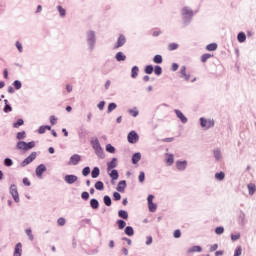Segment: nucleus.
Returning a JSON list of instances; mask_svg holds the SVG:
<instances>
[{
    "label": "nucleus",
    "instance_id": "f257e3e1",
    "mask_svg": "<svg viewBox=\"0 0 256 256\" xmlns=\"http://www.w3.org/2000/svg\"><path fill=\"white\" fill-rule=\"evenodd\" d=\"M35 147V142H24L20 141L17 143V149H20V151H29V149H33Z\"/></svg>",
    "mask_w": 256,
    "mask_h": 256
},
{
    "label": "nucleus",
    "instance_id": "f03ea898",
    "mask_svg": "<svg viewBox=\"0 0 256 256\" xmlns=\"http://www.w3.org/2000/svg\"><path fill=\"white\" fill-rule=\"evenodd\" d=\"M200 125L203 129H211V127H215V121L213 119L200 118Z\"/></svg>",
    "mask_w": 256,
    "mask_h": 256
},
{
    "label": "nucleus",
    "instance_id": "7ed1b4c3",
    "mask_svg": "<svg viewBox=\"0 0 256 256\" xmlns=\"http://www.w3.org/2000/svg\"><path fill=\"white\" fill-rule=\"evenodd\" d=\"M37 159V152H32L24 161L21 163L22 167H27L30 163H33Z\"/></svg>",
    "mask_w": 256,
    "mask_h": 256
},
{
    "label": "nucleus",
    "instance_id": "20e7f679",
    "mask_svg": "<svg viewBox=\"0 0 256 256\" xmlns=\"http://www.w3.org/2000/svg\"><path fill=\"white\" fill-rule=\"evenodd\" d=\"M153 199H155V196L150 194L148 196V209L151 213H155L157 211V204L153 203Z\"/></svg>",
    "mask_w": 256,
    "mask_h": 256
},
{
    "label": "nucleus",
    "instance_id": "39448f33",
    "mask_svg": "<svg viewBox=\"0 0 256 256\" xmlns=\"http://www.w3.org/2000/svg\"><path fill=\"white\" fill-rule=\"evenodd\" d=\"M237 221L240 227H245V225H247V219H245V212H243L242 210H240L238 214Z\"/></svg>",
    "mask_w": 256,
    "mask_h": 256
},
{
    "label": "nucleus",
    "instance_id": "423d86ee",
    "mask_svg": "<svg viewBox=\"0 0 256 256\" xmlns=\"http://www.w3.org/2000/svg\"><path fill=\"white\" fill-rule=\"evenodd\" d=\"M10 193H11L14 201H16V203H19V192L17 191V186L16 185H12L10 187Z\"/></svg>",
    "mask_w": 256,
    "mask_h": 256
},
{
    "label": "nucleus",
    "instance_id": "0eeeda50",
    "mask_svg": "<svg viewBox=\"0 0 256 256\" xmlns=\"http://www.w3.org/2000/svg\"><path fill=\"white\" fill-rule=\"evenodd\" d=\"M137 141H139V135L137 134V132L131 131L128 134V142L129 143H137Z\"/></svg>",
    "mask_w": 256,
    "mask_h": 256
},
{
    "label": "nucleus",
    "instance_id": "6e6552de",
    "mask_svg": "<svg viewBox=\"0 0 256 256\" xmlns=\"http://www.w3.org/2000/svg\"><path fill=\"white\" fill-rule=\"evenodd\" d=\"M79 178L76 175H66L64 177V180L66 181V183H68V185H73V183H77V180Z\"/></svg>",
    "mask_w": 256,
    "mask_h": 256
},
{
    "label": "nucleus",
    "instance_id": "1a4fd4ad",
    "mask_svg": "<svg viewBox=\"0 0 256 256\" xmlns=\"http://www.w3.org/2000/svg\"><path fill=\"white\" fill-rule=\"evenodd\" d=\"M81 161V156L79 154H74L70 157L68 165H77Z\"/></svg>",
    "mask_w": 256,
    "mask_h": 256
},
{
    "label": "nucleus",
    "instance_id": "9d476101",
    "mask_svg": "<svg viewBox=\"0 0 256 256\" xmlns=\"http://www.w3.org/2000/svg\"><path fill=\"white\" fill-rule=\"evenodd\" d=\"M45 171H47V168L43 164H40L36 168V175H37V177L41 178L43 173H45Z\"/></svg>",
    "mask_w": 256,
    "mask_h": 256
},
{
    "label": "nucleus",
    "instance_id": "9b49d317",
    "mask_svg": "<svg viewBox=\"0 0 256 256\" xmlns=\"http://www.w3.org/2000/svg\"><path fill=\"white\" fill-rule=\"evenodd\" d=\"M174 113L176 114L178 119H180L181 123H187V118H186L185 114H183V112H181V110H174Z\"/></svg>",
    "mask_w": 256,
    "mask_h": 256
},
{
    "label": "nucleus",
    "instance_id": "f8f14e48",
    "mask_svg": "<svg viewBox=\"0 0 256 256\" xmlns=\"http://www.w3.org/2000/svg\"><path fill=\"white\" fill-rule=\"evenodd\" d=\"M203 251V248L201 246H192L187 250V254L191 255V253H201Z\"/></svg>",
    "mask_w": 256,
    "mask_h": 256
},
{
    "label": "nucleus",
    "instance_id": "ddd939ff",
    "mask_svg": "<svg viewBox=\"0 0 256 256\" xmlns=\"http://www.w3.org/2000/svg\"><path fill=\"white\" fill-rule=\"evenodd\" d=\"M176 167L178 171H185L187 169V161L176 162Z\"/></svg>",
    "mask_w": 256,
    "mask_h": 256
},
{
    "label": "nucleus",
    "instance_id": "4468645a",
    "mask_svg": "<svg viewBox=\"0 0 256 256\" xmlns=\"http://www.w3.org/2000/svg\"><path fill=\"white\" fill-rule=\"evenodd\" d=\"M21 253H23V244L18 243L14 249V256H21Z\"/></svg>",
    "mask_w": 256,
    "mask_h": 256
},
{
    "label": "nucleus",
    "instance_id": "2eb2a0df",
    "mask_svg": "<svg viewBox=\"0 0 256 256\" xmlns=\"http://www.w3.org/2000/svg\"><path fill=\"white\" fill-rule=\"evenodd\" d=\"M237 41L238 43H245V41H247V34H245V32H239L237 35Z\"/></svg>",
    "mask_w": 256,
    "mask_h": 256
},
{
    "label": "nucleus",
    "instance_id": "dca6fc26",
    "mask_svg": "<svg viewBox=\"0 0 256 256\" xmlns=\"http://www.w3.org/2000/svg\"><path fill=\"white\" fill-rule=\"evenodd\" d=\"M125 187H127V182L125 180L120 181L117 185V191H119V193H123V191H125Z\"/></svg>",
    "mask_w": 256,
    "mask_h": 256
},
{
    "label": "nucleus",
    "instance_id": "f3484780",
    "mask_svg": "<svg viewBox=\"0 0 256 256\" xmlns=\"http://www.w3.org/2000/svg\"><path fill=\"white\" fill-rule=\"evenodd\" d=\"M126 39L123 35H120L117 40L116 49H119V47H123L125 45Z\"/></svg>",
    "mask_w": 256,
    "mask_h": 256
},
{
    "label": "nucleus",
    "instance_id": "a211bd4d",
    "mask_svg": "<svg viewBox=\"0 0 256 256\" xmlns=\"http://www.w3.org/2000/svg\"><path fill=\"white\" fill-rule=\"evenodd\" d=\"M247 188H248L249 195H255V192H256V185L255 184L249 183L247 185Z\"/></svg>",
    "mask_w": 256,
    "mask_h": 256
},
{
    "label": "nucleus",
    "instance_id": "6ab92c4d",
    "mask_svg": "<svg viewBox=\"0 0 256 256\" xmlns=\"http://www.w3.org/2000/svg\"><path fill=\"white\" fill-rule=\"evenodd\" d=\"M138 161H141V153H135L133 156H132V163L134 165H137Z\"/></svg>",
    "mask_w": 256,
    "mask_h": 256
},
{
    "label": "nucleus",
    "instance_id": "aec40b11",
    "mask_svg": "<svg viewBox=\"0 0 256 256\" xmlns=\"http://www.w3.org/2000/svg\"><path fill=\"white\" fill-rule=\"evenodd\" d=\"M99 175H100L99 167H94L91 172L92 179H97V177H99Z\"/></svg>",
    "mask_w": 256,
    "mask_h": 256
},
{
    "label": "nucleus",
    "instance_id": "412c9836",
    "mask_svg": "<svg viewBox=\"0 0 256 256\" xmlns=\"http://www.w3.org/2000/svg\"><path fill=\"white\" fill-rule=\"evenodd\" d=\"M166 163L169 166L173 165V163H175V156H173V154H167Z\"/></svg>",
    "mask_w": 256,
    "mask_h": 256
},
{
    "label": "nucleus",
    "instance_id": "4be33fe9",
    "mask_svg": "<svg viewBox=\"0 0 256 256\" xmlns=\"http://www.w3.org/2000/svg\"><path fill=\"white\" fill-rule=\"evenodd\" d=\"M115 167H117V158H113L111 162L108 163V171L115 169Z\"/></svg>",
    "mask_w": 256,
    "mask_h": 256
},
{
    "label": "nucleus",
    "instance_id": "5701e85b",
    "mask_svg": "<svg viewBox=\"0 0 256 256\" xmlns=\"http://www.w3.org/2000/svg\"><path fill=\"white\" fill-rule=\"evenodd\" d=\"M91 143H92V147H93V149H95V151H99L101 149V144L99 143V140L95 139Z\"/></svg>",
    "mask_w": 256,
    "mask_h": 256
},
{
    "label": "nucleus",
    "instance_id": "b1692460",
    "mask_svg": "<svg viewBox=\"0 0 256 256\" xmlns=\"http://www.w3.org/2000/svg\"><path fill=\"white\" fill-rule=\"evenodd\" d=\"M95 189H97V191H103V189H105V184H103L102 181H98L95 183Z\"/></svg>",
    "mask_w": 256,
    "mask_h": 256
},
{
    "label": "nucleus",
    "instance_id": "393cba45",
    "mask_svg": "<svg viewBox=\"0 0 256 256\" xmlns=\"http://www.w3.org/2000/svg\"><path fill=\"white\" fill-rule=\"evenodd\" d=\"M125 234L128 235L129 237H133V235L135 234L133 227H131V226L126 227Z\"/></svg>",
    "mask_w": 256,
    "mask_h": 256
},
{
    "label": "nucleus",
    "instance_id": "a878e982",
    "mask_svg": "<svg viewBox=\"0 0 256 256\" xmlns=\"http://www.w3.org/2000/svg\"><path fill=\"white\" fill-rule=\"evenodd\" d=\"M118 216L121 217V219H129V214L125 210H120Z\"/></svg>",
    "mask_w": 256,
    "mask_h": 256
},
{
    "label": "nucleus",
    "instance_id": "bb28decb",
    "mask_svg": "<svg viewBox=\"0 0 256 256\" xmlns=\"http://www.w3.org/2000/svg\"><path fill=\"white\" fill-rule=\"evenodd\" d=\"M90 206L92 209H99V201H97V199H91Z\"/></svg>",
    "mask_w": 256,
    "mask_h": 256
},
{
    "label": "nucleus",
    "instance_id": "cd10ccee",
    "mask_svg": "<svg viewBox=\"0 0 256 256\" xmlns=\"http://www.w3.org/2000/svg\"><path fill=\"white\" fill-rule=\"evenodd\" d=\"M139 75V67L134 66L131 71V77L135 79Z\"/></svg>",
    "mask_w": 256,
    "mask_h": 256
},
{
    "label": "nucleus",
    "instance_id": "c85d7f7f",
    "mask_svg": "<svg viewBox=\"0 0 256 256\" xmlns=\"http://www.w3.org/2000/svg\"><path fill=\"white\" fill-rule=\"evenodd\" d=\"M207 51H217V43H211L206 46Z\"/></svg>",
    "mask_w": 256,
    "mask_h": 256
},
{
    "label": "nucleus",
    "instance_id": "c756f323",
    "mask_svg": "<svg viewBox=\"0 0 256 256\" xmlns=\"http://www.w3.org/2000/svg\"><path fill=\"white\" fill-rule=\"evenodd\" d=\"M116 59H117V61H125V59H127V56H125V54H123V52H118L116 54Z\"/></svg>",
    "mask_w": 256,
    "mask_h": 256
},
{
    "label": "nucleus",
    "instance_id": "7c9ffc66",
    "mask_svg": "<svg viewBox=\"0 0 256 256\" xmlns=\"http://www.w3.org/2000/svg\"><path fill=\"white\" fill-rule=\"evenodd\" d=\"M211 57H213V55H211V54H209V53L203 54V55L201 56V62H202V63H207V60H208V59H211Z\"/></svg>",
    "mask_w": 256,
    "mask_h": 256
},
{
    "label": "nucleus",
    "instance_id": "2f4dec72",
    "mask_svg": "<svg viewBox=\"0 0 256 256\" xmlns=\"http://www.w3.org/2000/svg\"><path fill=\"white\" fill-rule=\"evenodd\" d=\"M177 49H179V44L177 43H170L168 45V51H175Z\"/></svg>",
    "mask_w": 256,
    "mask_h": 256
},
{
    "label": "nucleus",
    "instance_id": "473e14b6",
    "mask_svg": "<svg viewBox=\"0 0 256 256\" xmlns=\"http://www.w3.org/2000/svg\"><path fill=\"white\" fill-rule=\"evenodd\" d=\"M110 177L114 181L119 179V172L117 170H112L111 173H110Z\"/></svg>",
    "mask_w": 256,
    "mask_h": 256
},
{
    "label": "nucleus",
    "instance_id": "72a5a7b5",
    "mask_svg": "<svg viewBox=\"0 0 256 256\" xmlns=\"http://www.w3.org/2000/svg\"><path fill=\"white\" fill-rule=\"evenodd\" d=\"M182 15H187L188 17H191V15H193V11H191V9L189 8H183Z\"/></svg>",
    "mask_w": 256,
    "mask_h": 256
},
{
    "label": "nucleus",
    "instance_id": "f704fd0d",
    "mask_svg": "<svg viewBox=\"0 0 256 256\" xmlns=\"http://www.w3.org/2000/svg\"><path fill=\"white\" fill-rule=\"evenodd\" d=\"M51 131V126H41L38 130V133L43 134L45 131Z\"/></svg>",
    "mask_w": 256,
    "mask_h": 256
},
{
    "label": "nucleus",
    "instance_id": "c9c22d12",
    "mask_svg": "<svg viewBox=\"0 0 256 256\" xmlns=\"http://www.w3.org/2000/svg\"><path fill=\"white\" fill-rule=\"evenodd\" d=\"M243 253V247L237 246L234 251V256H240Z\"/></svg>",
    "mask_w": 256,
    "mask_h": 256
},
{
    "label": "nucleus",
    "instance_id": "e433bc0d",
    "mask_svg": "<svg viewBox=\"0 0 256 256\" xmlns=\"http://www.w3.org/2000/svg\"><path fill=\"white\" fill-rule=\"evenodd\" d=\"M153 61L157 64H161L163 63V57L161 55H156L154 56Z\"/></svg>",
    "mask_w": 256,
    "mask_h": 256
},
{
    "label": "nucleus",
    "instance_id": "4c0bfd02",
    "mask_svg": "<svg viewBox=\"0 0 256 256\" xmlns=\"http://www.w3.org/2000/svg\"><path fill=\"white\" fill-rule=\"evenodd\" d=\"M117 225H118V229H125V227L127 226V223L123 220H118Z\"/></svg>",
    "mask_w": 256,
    "mask_h": 256
},
{
    "label": "nucleus",
    "instance_id": "58836bf2",
    "mask_svg": "<svg viewBox=\"0 0 256 256\" xmlns=\"http://www.w3.org/2000/svg\"><path fill=\"white\" fill-rule=\"evenodd\" d=\"M215 178H216L218 181H223V179H225V173H223V172L216 173V174H215Z\"/></svg>",
    "mask_w": 256,
    "mask_h": 256
},
{
    "label": "nucleus",
    "instance_id": "ea45409f",
    "mask_svg": "<svg viewBox=\"0 0 256 256\" xmlns=\"http://www.w3.org/2000/svg\"><path fill=\"white\" fill-rule=\"evenodd\" d=\"M231 241L235 242V241H239V239H241V234L240 233H236V234H231Z\"/></svg>",
    "mask_w": 256,
    "mask_h": 256
},
{
    "label": "nucleus",
    "instance_id": "a19ab883",
    "mask_svg": "<svg viewBox=\"0 0 256 256\" xmlns=\"http://www.w3.org/2000/svg\"><path fill=\"white\" fill-rule=\"evenodd\" d=\"M25 122L23 121V119H18L16 123L13 124V127L15 129H19V127H21V125H23Z\"/></svg>",
    "mask_w": 256,
    "mask_h": 256
},
{
    "label": "nucleus",
    "instance_id": "79ce46f5",
    "mask_svg": "<svg viewBox=\"0 0 256 256\" xmlns=\"http://www.w3.org/2000/svg\"><path fill=\"white\" fill-rule=\"evenodd\" d=\"M115 109H117V104L115 103H110L108 105V113H111L112 111H115Z\"/></svg>",
    "mask_w": 256,
    "mask_h": 256
},
{
    "label": "nucleus",
    "instance_id": "37998d69",
    "mask_svg": "<svg viewBox=\"0 0 256 256\" xmlns=\"http://www.w3.org/2000/svg\"><path fill=\"white\" fill-rule=\"evenodd\" d=\"M154 73L155 75H161V73H163V68H161V66H155Z\"/></svg>",
    "mask_w": 256,
    "mask_h": 256
},
{
    "label": "nucleus",
    "instance_id": "c03bdc74",
    "mask_svg": "<svg viewBox=\"0 0 256 256\" xmlns=\"http://www.w3.org/2000/svg\"><path fill=\"white\" fill-rule=\"evenodd\" d=\"M145 73L147 75H151V73H153V66L152 65H148L145 67Z\"/></svg>",
    "mask_w": 256,
    "mask_h": 256
},
{
    "label": "nucleus",
    "instance_id": "a18cd8bd",
    "mask_svg": "<svg viewBox=\"0 0 256 256\" xmlns=\"http://www.w3.org/2000/svg\"><path fill=\"white\" fill-rule=\"evenodd\" d=\"M104 203L107 207H111V197L104 196Z\"/></svg>",
    "mask_w": 256,
    "mask_h": 256
},
{
    "label": "nucleus",
    "instance_id": "49530a36",
    "mask_svg": "<svg viewBox=\"0 0 256 256\" xmlns=\"http://www.w3.org/2000/svg\"><path fill=\"white\" fill-rule=\"evenodd\" d=\"M4 165H5L6 167H11V166L13 165V160H11L10 158H6V159L4 160Z\"/></svg>",
    "mask_w": 256,
    "mask_h": 256
},
{
    "label": "nucleus",
    "instance_id": "de8ad7c7",
    "mask_svg": "<svg viewBox=\"0 0 256 256\" xmlns=\"http://www.w3.org/2000/svg\"><path fill=\"white\" fill-rule=\"evenodd\" d=\"M59 13H60V17H65L66 15V10L64 8H62L61 6L57 7Z\"/></svg>",
    "mask_w": 256,
    "mask_h": 256
},
{
    "label": "nucleus",
    "instance_id": "09e8293b",
    "mask_svg": "<svg viewBox=\"0 0 256 256\" xmlns=\"http://www.w3.org/2000/svg\"><path fill=\"white\" fill-rule=\"evenodd\" d=\"M89 173H91V168H89V167H85L82 170V175H84V177H87V175H89Z\"/></svg>",
    "mask_w": 256,
    "mask_h": 256
},
{
    "label": "nucleus",
    "instance_id": "8fccbe9b",
    "mask_svg": "<svg viewBox=\"0 0 256 256\" xmlns=\"http://www.w3.org/2000/svg\"><path fill=\"white\" fill-rule=\"evenodd\" d=\"M106 151H108V153H115V147H113L111 144H108L106 146Z\"/></svg>",
    "mask_w": 256,
    "mask_h": 256
},
{
    "label": "nucleus",
    "instance_id": "3c124183",
    "mask_svg": "<svg viewBox=\"0 0 256 256\" xmlns=\"http://www.w3.org/2000/svg\"><path fill=\"white\" fill-rule=\"evenodd\" d=\"M16 137L19 141H21V139H25V131L18 132Z\"/></svg>",
    "mask_w": 256,
    "mask_h": 256
},
{
    "label": "nucleus",
    "instance_id": "603ef678",
    "mask_svg": "<svg viewBox=\"0 0 256 256\" xmlns=\"http://www.w3.org/2000/svg\"><path fill=\"white\" fill-rule=\"evenodd\" d=\"M65 223H66L65 218H59V219L57 220V224H58L60 227H63V226L65 225Z\"/></svg>",
    "mask_w": 256,
    "mask_h": 256
},
{
    "label": "nucleus",
    "instance_id": "864d4df0",
    "mask_svg": "<svg viewBox=\"0 0 256 256\" xmlns=\"http://www.w3.org/2000/svg\"><path fill=\"white\" fill-rule=\"evenodd\" d=\"M13 85H14L15 89H21V87H22L21 81H19V80H15Z\"/></svg>",
    "mask_w": 256,
    "mask_h": 256
},
{
    "label": "nucleus",
    "instance_id": "5fc2aeb1",
    "mask_svg": "<svg viewBox=\"0 0 256 256\" xmlns=\"http://www.w3.org/2000/svg\"><path fill=\"white\" fill-rule=\"evenodd\" d=\"M26 235L29 237L30 241H33V232L31 229H26Z\"/></svg>",
    "mask_w": 256,
    "mask_h": 256
},
{
    "label": "nucleus",
    "instance_id": "6e6d98bb",
    "mask_svg": "<svg viewBox=\"0 0 256 256\" xmlns=\"http://www.w3.org/2000/svg\"><path fill=\"white\" fill-rule=\"evenodd\" d=\"M181 74L185 77L186 81H189V76H187V74H186V68H185V66H183V67L181 68Z\"/></svg>",
    "mask_w": 256,
    "mask_h": 256
},
{
    "label": "nucleus",
    "instance_id": "4d7b16f0",
    "mask_svg": "<svg viewBox=\"0 0 256 256\" xmlns=\"http://www.w3.org/2000/svg\"><path fill=\"white\" fill-rule=\"evenodd\" d=\"M224 231H225V229H224L223 227H217V228L215 229V233H216L217 235L223 234Z\"/></svg>",
    "mask_w": 256,
    "mask_h": 256
},
{
    "label": "nucleus",
    "instance_id": "13d9d810",
    "mask_svg": "<svg viewBox=\"0 0 256 256\" xmlns=\"http://www.w3.org/2000/svg\"><path fill=\"white\" fill-rule=\"evenodd\" d=\"M113 197L115 201H121V194L119 192H114Z\"/></svg>",
    "mask_w": 256,
    "mask_h": 256
},
{
    "label": "nucleus",
    "instance_id": "bf43d9fd",
    "mask_svg": "<svg viewBox=\"0 0 256 256\" xmlns=\"http://www.w3.org/2000/svg\"><path fill=\"white\" fill-rule=\"evenodd\" d=\"M152 35L153 37H159V35H161V30L159 29L153 30Z\"/></svg>",
    "mask_w": 256,
    "mask_h": 256
},
{
    "label": "nucleus",
    "instance_id": "052dcab7",
    "mask_svg": "<svg viewBox=\"0 0 256 256\" xmlns=\"http://www.w3.org/2000/svg\"><path fill=\"white\" fill-rule=\"evenodd\" d=\"M139 181H140V183H143V181H145V172H140Z\"/></svg>",
    "mask_w": 256,
    "mask_h": 256
},
{
    "label": "nucleus",
    "instance_id": "680f3d73",
    "mask_svg": "<svg viewBox=\"0 0 256 256\" xmlns=\"http://www.w3.org/2000/svg\"><path fill=\"white\" fill-rule=\"evenodd\" d=\"M16 47L20 53H23V45L20 42H16Z\"/></svg>",
    "mask_w": 256,
    "mask_h": 256
},
{
    "label": "nucleus",
    "instance_id": "e2e57ef3",
    "mask_svg": "<svg viewBox=\"0 0 256 256\" xmlns=\"http://www.w3.org/2000/svg\"><path fill=\"white\" fill-rule=\"evenodd\" d=\"M23 184L26 185V187L31 186V181H29V178H23Z\"/></svg>",
    "mask_w": 256,
    "mask_h": 256
},
{
    "label": "nucleus",
    "instance_id": "0e129e2a",
    "mask_svg": "<svg viewBox=\"0 0 256 256\" xmlns=\"http://www.w3.org/2000/svg\"><path fill=\"white\" fill-rule=\"evenodd\" d=\"M174 237H175V239H179V237H181V230H175Z\"/></svg>",
    "mask_w": 256,
    "mask_h": 256
},
{
    "label": "nucleus",
    "instance_id": "69168bd1",
    "mask_svg": "<svg viewBox=\"0 0 256 256\" xmlns=\"http://www.w3.org/2000/svg\"><path fill=\"white\" fill-rule=\"evenodd\" d=\"M81 197H82V199H84L85 201H87V199H89V192H83V193L81 194Z\"/></svg>",
    "mask_w": 256,
    "mask_h": 256
},
{
    "label": "nucleus",
    "instance_id": "338daca9",
    "mask_svg": "<svg viewBox=\"0 0 256 256\" xmlns=\"http://www.w3.org/2000/svg\"><path fill=\"white\" fill-rule=\"evenodd\" d=\"M129 113L132 115V117H137V115H139V111L137 110H130Z\"/></svg>",
    "mask_w": 256,
    "mask_h": 256
},
{
    "label": "nucleus",
    "instance_id": "774afa93",
    "mask_svg": "<svg viewBox=\"0 0 256 256\" xmlns=\"http://www.w3.org/2000/svg\"><path fill=\"white\" fill-rule=\"evenodd\" d=\"M50 123H51V125H55V123H57V118L55 116H51Z\"/></svg>",
    "mask_w": 256,
    "mask_h": 256
}]
</instances>
